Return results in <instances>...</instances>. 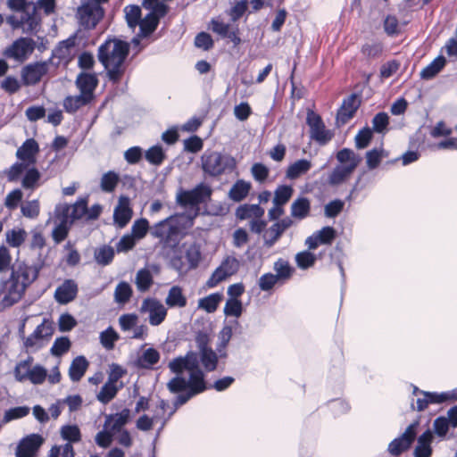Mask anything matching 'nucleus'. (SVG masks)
<instances>
[{"instance_id":"nucleus-15","label":"nucleus","mask_w":457,"mask_h":457,"mask_svg":"<svg viewBox=\"0 0 457 457\" xmlns=\"http://www.w3.org/2000/svg\"><path fill=\"white\" fill-rule=\"evenodd\" d=\"M198 353L193 352L198 356V364L200 361L207 372L216 370L218 364L217 353L208 346L207 339L204 337L197 338ZM200 367V365H198Z\"/></svg>"},{"instance_id":"nucleus-64","label":"nucleus","mask_w":457,"mask_h":457,"mask_svg":"<svg viewBox=\"0 0 457 457\" xmlns=\"http://www.w3.org/2000/svg\"><path fill=\"white\" fill-rule=\"evenodd\" d=\"M279 281L275 274L269 272L260 277L258 286L262 291L266 292L271 290Z\"/></svg>"},{"instance_id":"nucleus-47","label":"nucleus","mask_w":457,"mask_h":457,"mask_svg":"<svg viewBox=\"0 0 457 457\" xmlns=\"http://www.w3.org/2000/svg\"><path fill=\"white\" fill-rule=\"evenodd\" d=\"M159 23L158 17H155L154 14H147L144 19L140 21L139 28L141 37H147L152 34L155 29L157 28Z\"/></svg>"},{"instance_id":"nucleus-7","label":"nucleus","mask_w":457,"mask_h":457,"mask_svg":"<svg viewBox=\"0 0 457 457\" xmlns=\"http://www.w3.org/2000/svg\"><path fill=\"white\" fill-rule=\"evenodd\" d=\"M25 290L24 286L12 277L6 280H2L0 282L1 307L4 309L12 306L21 300Z\"/></svg>"},{"instance_id":"nucleus-25","label":"nucleus","mask_w":457,"mask_h":457,"mask_svg":"<svg viewBox=\"0 0 457 457\" xmlns=\"http://www.w3.org/2000/svg\"><path fill=\"white\" fill-rule=\"evenodd\" d=\"M434 435L430 429L426 430L417 439V445L413 451L414 457H430L432 454L431 444Z\"/></svg>"},{"instance_id":"nucleus-58","label":"nucleus","mask_w":457,"mask_h":457,"mask_svg":"<svg viewBox=\"0 0 457 457\" xmlns=\"http://www.w3.org/2000/svg\"><path fill=\"white\" fill-rule=\"evenodd\" d=\"M149 230V223L146 219H139L134 221L131 227V235L136 240L144 238Z\"/></svg>"},{"instance_id":"nucleus-55","label":"nucleus","mask_w":457,"mask_h":457,"mask_svg":"<svg viewBox=\"0 0 457 457\" xmlns=\"http://www.w3.org/2000/svg\"><path fill=\"white\" fill-rule=\"evenodd\" d=\"M223 312L226 316L239 318L243 312V304L239 299H228Z\"/></svg>"},{"instance_id":"nucleus-61","label":"nucleus","mask_w":457,"mask_h":457,"mask_svg":"<svg viewBox=\"0 0 457 457\" xmlns=\"http://www.w3.org/2000/svg\"><path fill=\"white\" fill-rule=\"evenodd\" d=\"M29 412V408L27 406H19L9 409L5 411L3 419L4 423H8L13 420L21 419L27 416Z\"/></svg>"},{"instance_id":"nucleus-6","label":"nucleus","mask_w":457,"mask_h":457,"mask_svg":"<svg viewBox=\"0 0 457 457\" xmlns=\"http://www.w3.org/2000/svg\"><path fill=\"white\" fill-rule=\"evenodd\" d=\"M139 312L147 315L151 326L157 327L166 319L168 314L167 307L158 299L147 297L141 303Z\"/></svg>"},{"instance_id":"nucleus-4","label":"nucleus","mask_w":457,"mask_h":457,"mask_svg":"<svg viewBox=\"0 0 457 457\" xmlns=\"http://www.w3.org/2000/svg\"><path fill=\"white\" fill-rule=\"evenodd\" d=\"M337 165L328 177V183L330 186H339L345 183L355 170L361 162V157L353 150L344 148L337 154Z\"/></svg>"},{"instance_id":"nucleus-33","label":"nucleus","mask_w":457,"mask_h":457,"mask_svg":"<svg viewBox=\"0 0 457 457\" xmlns=\"http://www.w3.org/2000/svg\"><path fill=\"white\" fill-rule=\"evenodd\" d=\"M223 300L222 293H212L198 300L197 307L208 313L214 312L220 302Z\"/></svg>"},{"instance_id":"nucleus-42","label":"nucleus","mask_w":457,"mask_h":457,"mask_svg":"<svg viewBox=\"0 0 457 457\" xmlns=\"http://www.w3.org/2000/svg\"><path fill=\"white\" fill-rule=\"evenodd\" d=\"M445 58L444 56H438L421 71L420 77L424 79H431L445 67Z\"/></svg>"},{"instance_id":"nucleus-14","label":"nucleus","mask_w":457,"mask_h":457,"mask_svg":"<svg viewBox=\"0 0 457 457\" xmlns=\"http://www.w3.org/2000/svg\"><path fill=\"white\" fill-rule=\"evenodd\" d=\"M35 41L29 37H21L15 40L4 51V55L17 62L26 61L35 49Z\"/></svg>"},{"instance_id":"nucleus-35","label":"nucleus","mask_w":457,"mask_h":457,"mask_svg":"<svg viewBox=\"0 0 457 457\" xmlns=\"http://www.w3.org/2000/svg\"><path fill=\"white\" fill-rule=\"evenodd\" d=\"M251 187L250 182L239 179L231 187L228 197L235 202H240L247 196Z\"/></svg>"},{"instance_id":"nucleus-60","label":"nucleus","mask_w":457,"mask_h":457,"mask_svg":"<svg viewBox=\"0 0 457 457\" xmlns=\"http://www.w3.org/2000/svg\"><path fill=\"white\" fill-rule=\"evenodd\" d=\"M32 361H33V359L31 357H29L25 361H20L16 365V367L14 369V376L18 381L22 382L28 378L30 369H31L30 365H31Z\"/></svg>"},{"instance_id":"nucleus-22","label":"nucleus","mask_w":457,"mask_h":457,"mask_svg":"<svg viewBox=\"0 0 457 457\" xmlns=\"http://www.w3.org/2000/svg\"><path fill=\"white\" fill-rule=\"evenodd\" d=\"M39 151L38 144L33 138L27 139L16 152V156L28 166L36 162V155Z\"/></svg>"},{"instance_id":"nucleus-34","label":"nucleus","mask_w":457,"mask_h":457,"mask_svg":"<svg viewBox=\"0 0 457 457\" xmlns=\"http://www.w3.org/2000/svg\"><path fill=\"white\" fill-rule=\"evenodd\" d=\"M122 387V382H120L119 385H116L112 382L106 381V383L102 386L99 393L96 395V398L100 403L106 404L116 396L119 390L121 389Z\"/></svg>"},{"instance_id":"nucleus-8","label":"nucleus","mask_w":457,"mask_h":457,"mask_svg":"<svg viewBox=\"0 0 457 457\" xmlns=\"http://www.w3.org/2000/svg\"><path fill=\"white\" fill-rule=\"evenodd\" d=\"M52 325L44 320L39 324L34 332L24 340V346L28 352L35 353L45 347L50 341L53 335Z\"/></svg>"},{"instance_id":"nucleus-53","label":"nucleus","mask_w":457,"mask_h":457,"mask_svg":"<svg viewBox=\"0 0 457 457\" xmlns=\"http://www.w3.org/2000/svg\"><path fill=\"white\" fill-rule=\"evenodd\" d=\"M99 338L101 345L106 350H112L115 342L119 339V335L112 327H109L100 333Z\"/></svg>"},{"instance_id":"nucleus-20","label":"nucleus","mask_w":457,"mask_h":457,"mask_svg":"<svg viewBox=\"0 0 457 457\" xmlns=\"http://www.w3.org/2000/svg\"><path fill=\"white\" fill-rule=\"evenodd\" d=\"M78 284L73 279H65L54 291V299L60 304L72 302L78 295Z\"/></svg>"},{"instance_id":"nucleus-48","label":"nucleus","mask_w":457,"mask_h":457,"mask_svg":"<svg viewBox=\"0 0 457 457\" xmlns=\"http://www.w3.org/2000/svg\"><path fill=\"white\" fill-rule=\"evenodd\" d=\"M6 242L10 246H21L27 237V232L23 228H12L5 233Z\"/></svg>"},{"instance_id":"nucleus-3","label":"nucleus","mask_w":457,"mask_h":457,"mask_svg":"<svg viewBox=\"0 0 457 457\" xmlns=\"http://www.w3.org/2000/svg\"><path fill=\"white\" fill-rule=\"evenodd\" d=\"M129 51V45L117 38L106 40L98 48L99 62L104 65L109 79L113 83L119 82L125 72V60Z\"/></svg>"},{"instance_id":"nucleus-10","label":"nucleus","mask_w":457,"mask_h":457,"mask_svg":"<svg viewBox=\"0 0 457 457\" xmlns=\"http://www.w3.org/2000/svg\"><path fill=\"white\" fill-rule=\"evenodd\" d=\"M50 61L35 62L25 65L21 71V77L23 85L34 86L48 73Z\"/></svg>"},{"instance_id":"nucleus-23","label":"nucleus","mask_w":457,"mask_h":457,"mask_svg":"<svg viewBox=\"0 0 457 457\" xmlns=\"http://www.w3.org/2000/svg\"><path fill=\"white\" fill-rule=\"evenodd\" d=\"M130 419V411L127 408L121 411L110 414L105 417L104 428L115 434L122 431V428L129 422Z\"/></svg>"},{"instance_id":"nucleus-9","label":"nucleus","mask_w":457,"mask_h":457,"mask_svg":"<svg viewBox=\"0 0 457 457\" xmlns=\"http://www.w3.org/2000/svg\"><path fill=\"white\" fill-rule=\"evenodd\" d=\"M77 15L81 26L90 29L95 28L104 16V9L97 3L84 0L78 8Z\"/></svg>"},{"instance_id":"nucleus-26","label":"nucleus","mask_w":457,"mask_h":457,"mask_svg":"<svg viewBox=\"0 0 457 457\" xmlns=\"http://www.w3.org/2000/svg\"><path fill=\"white\" fill-rule=\"evenodd\" d=\"M359 106L358 99L355 96H349L343 102L341 108L337 115L338 124H345L354 115Z\"/></svg>"},{"instance_id":"nucleus-51","label":"nucleus","mask_w":457,"mask_h":457,"mask_svg":"<svg viewBox=\"0 0 457 457\" xmlns=\"http://www.w3.org/2000/svg\"><path fill=\"white\" fill-rule=\"evenodd\" d=\"M40 178V172L36 168H30L26 171L21 185L26 189H34L38 187Z\"/></svg>"},{"instance_id":"nucleus-36","label":"nucleus","mask_w":457,"mask_h":457,"mask_svg":"<svg viewBox=\"0 0 457 457\" xmlns=\"http://www.w3.org/2000/svg\"><path fill=\"white\" fill-rule=\"evenodd\" d=\"M132 294V287L126 281H120L117 284L114 289V302L118 304L123 305L130 300Z\"/></svg>"},{"instance_id":"nucleus-57","label":"nucleus","mask_w":457,"mask_h":457,"mask_svg":"<svg viewBox=\"0 0 457 457\" xmlns=\"http://www.w3.org/2000/svg\"><path fill=\"white\" fill-rule=\"evenodd\" d=\"M386 156L382 148H374L366 153V162L369 169L373 170L378 166L382 159Z\"/></svg>"},{"instance_id":"nucleus-11","label":"nucleus","mask_w":457,"mask_h":457,"mask_svg":"<svg viewBox=\"0 0 457 457\" xmlns=\"http://www.w3.org/2000/svg\"><path fill=\"white\" fill-rule=\"evenodd\" d=\"M239 269V262L237 258L228 256L220 265L212 272V276L206 281L209 288L215 287L220 282L236 274Z\"/></svg>"},{"instance_id":"nucleus-2","label":"nucleus","mask_w":457,"mask_h":457,"mask_svg":"<svg viewBox=\"0 0 457 457\" xmlns=\"http://www.w3.org/2000/svg\"><path fill=\"white\" fill-rule=\"evenodd\" d=\"M169 369L176 376L167 383V388L172 394L181 393L174 401V408L169 412L161 429L165 426L167 420L175 413L177 408L185 404L193 396L206 390L204 373L198 366V356L188 352L185 356H179L169 362Z\"/></svg>"},{"instance_id":"nucleus-5","label":"nucleus","mask_w":457,"mask_h":457,"mask_svg":"<svg viewBox=\"0 0 457 457\" xmlns=\"http://www.w3.org/2000/svg\"><path fill=\"white\" fill-rule=\"evenodd\" d=\"M201 161L204 171L212 177L232 171L236 167V161L232 156L218 152H205Z\"/></svg>"},{"instance_id":"nucleus-30","label":"nucleus","mask_w":457,"mask_h":457,"mask_svg":"<svg viewBox=\"0 0 457 457\" xmlns=\"http://www.w3.org/2000/svg\"><path fill=\"white\" fill-rule=\"evenodd\" d=\"M264 215V209L259 204H243L240 205L236 211V216L237 219L244 220H253L255 218H262Z\"/></svg>"},{"instance_id":"nucleus-29","label":"nucleus","mask_w":457,"mask_h":457,"mask_svg":"<svg viewBox=\"0 0 457 457\" xmlns=\"http://www.w3.org/2000/svg\"><path fill=\"white\" fill-rule=\"evenodd\" d=\"M88 361L84 356H77L69 368V377L71 381H79L88 368Z\"/></svg>"},{"instance_id":"nucleus-32","label":"nucleus","mask_w":457,"mask_h":457,"mask_svg":"<svg viewBox=\"0 0 457 457\" xmlns=\"http://www.w3.org/2000/svg\"><path fill=\"white\" fill-rule=\"evenodd\" d=\"M160 357V353L150 347L143 351L142 354L138 356L137 363L140 368L150 370L159 362Z\"/></svg>"},{"instance_id":"nucleus-12","label":"nucleus","mask_w":457,"mask_h":457,"mask_svg":"<svg viewBox=\"0 0 457 457\" xmlns=\"http://www.w3.org/2000/svg\"><path fill=\"white\" fill-rule=\"evenodd\" d=\"M417 422L410 424L402 435L388 444L387 452L393 456H399L407 451L417 436Z\"/></svg>"},{"instance_id":"nucleus-13","label":"nucleus","mask_w":457,"mask_h":457,"mask_svg":"<svg viewBox=\"0 0 457 457\" xmlns=\"http://www.w3.org/2000/svg\"><path fill=\"white\" fill-rule=\"evenodd\" d=\"M306 123L310 127L312 139L321 145L328 144L333 137V133L327 129L320 115L313 112H308Z\"/></svg>"},{"instance_id":"nucleus-59","label":"nucleus","mask_w":457,"mask_h":457,"mask_svg":"<svg viewBox=\"0 0 457 457\" xmlns=\"http://www.w3.org/2000/svg\"><path fill=\"white\" fill-rule=\"evenodd\" d=\"M120 329L123 332L132 330L138 323V316L135 313H126L119 317L118 320Z\"/></svg>"},{"instance_id":"nucleus-50","label":"nucleus","mask_w":457,"mask_h":457,"mask_svg":"<svg viewBox=\"0 0 457 457\" xmlns=\"http://www.w3.org/2000/svg\"><path fill=\"white\" fill-rule=\"evenodd\" d=\"M120 180L119 175L114 171H108L101 178L100 187L104 192H112Z\"/></svg>"},{"instance_id":"nucleus-19","label":"nucleus","mask_w":457,"mask_h":457,"mask_svg":"<svg viewBox=\"0 0 457 457\" xmlns=\"http://www.w3.org/2000/svg\"><path fill=\"white\" fill-rule=\"evenodd\" d=\"M8 6L14 11H21L27 13L26 21L30 29H35L39 24L40 17L37 13V6L26 0H8Z\"/></svg>"},{"instance_id":"nucleus-24","label":"nucleus","mask_w":457,"mask_h":457,"mask_svg":"<svg viewBox=\"0 0 457 457\" xmlns=\"http://www.w3.org/2000/svg\"><path fill=\"white\" fill-rule=\"evenodd\" d=\"M165 305L168 308H179L182 309L187 305V298L184 293L183 288L180 286H172L167 293L165 297Z\"/></svg>"},{"instance_id":"nucleus-63","label":"nucleus","mask_w":457,"mask_h":457,"mask_svg":"<svg viewBox=\"0 0 457 457\" xmlns=\"http://www.w3.org/2000/svg\"><path fill=\"white\" fill-rule=\"evenodd\" d=\"M71 348V341L67 337L56 338L54 342L51 353L54 356H61Z\"/></svg>"},{"instance_id":"nucleus-17","label":"nucleus","mask_w":457,"mask_h":457,"mask_svg":"<svg viewBox=\"0 0 457 457\" xmlns=\"http://www.w3.org/2000/svg\"><path fill=\"white\" fill-rule=\"evenodd\" d=\"M44 441L43 436L38 434L24 437L17 445L16 457H35Z\"/></svg>"},{"instance_id":"nucleus-41","label":"nucleus","mask_w":457,"mask_h":457,"mask_svg":"<svg viewBox=\"0 0 457 457\" xmlns=\"http://www.w3.org/2000/svg\"><path fill=\"white\" fill-rule=\"evenodd\" d=\"M428 402L430 404H439L457 400V387L446 392H428Z\"/></svg>"},{"instance_id":"nucleus-49","label":"nucleus","mask_w":457,"mask_h":457,"mask_svg":"<svg viewBox=\"0 0 457 457\" xmlns=\"http://www.w3.org/2000/svg\"><path fill=\"white\" fill-rule=\"evenodd\" d=\"M294 189L291 186H278L274 192L273 204H286L293 195Z\"/></svg>"},{"instance_id":"nucleus-37","label":"nucleus","mask_w":457,"mask_h":457,"mask_svg":"<svg viewBox=\"0 0 457 457\" xmlns=\"http://www.w3.org/2000/svg\"><path fill=\"white\" fill-rule=\"evenodd\" d=\"M71 207L68 204L60 203L56 204L54 211L53 222L71 225L74 220L71 217Z\"/></svg>"},{"instance_id":"nucleus-38","label":"nucleus","mask_w":457,"mask_h":457,"mask_svg":"<svg viewBox=\"0 0 457 457\" xmlns=\"http://www.w3.org/2000/svg\"><path fill=\"white\" fill-rule=\"evenodd\" d=\"M154 283L153 276L148 269H140L135 277V284L139 292H146Z\"/></svg>"},{"instance_id":"nucleus-28","label":"nucleus","mask_w":457,"mask_h":457,"mask_svg":"<svg viewBox=\"0 0 457 457\" xmlns=\"http://www.w3.org/2000/svg\"><path fill=\"white\" fill-rule=\"evenodd\" d=\"M312 167V162L307 159H300L290 164L286 171L288 179L294 180L306 174Z\"/></svg>"},{"instance_id":"nucleus-18","label":"nucleus","mask_w":457,"mask_h":457,"mask_svg":"<svg viewBox=\"0 0 457 457\" xmlns=\"http://www.w3.org/2000/svg\"><path fill=\"white\" fill-rule=\"evenodd\" d=\"M39 267L19 262L13 267L11 277L20 281L25 288L37 278Z\"/></svg>"},{"instance_id":"nucleus-45","label":"nucleus","mask_w":457,"mask_h":457,"mask_svg":"<svg viewBox=\"0 0 457 457\" xmlns=\"http://www.w3.org/2000/svg\"><path fill=\"white\" fill-rule=\"evenodd\" d=\"M91 99L83 94L73 96H67L64 99L63 106L68 112H75L80 107L86 105Z\"/></svg>"},{"instance_id":"nucleus-62","label":"nucleus","mask_w":457,"mask_h":457,"mask_svg":"<svg viewBox=\"0 0 457 457\" xmlns=\"http://www.w3.org/2000/svg\"><path fill=\"white\" fill-rule=\"evenodd\" d=\"M186 258L189 263L190 269L196 268L201 260L200 246L195 244L189 245L186 251Z\"/></svg>"},{"instance_id":"nucleus-27","label":"nucleus","mask_w":457,"mask_h":457,"mask_svg":"<svg viewBox=\"0 0 457 457\" xmlns=\"http://www.w3.org/2000/svg\"><path fill=\"white\" fill-rule=\"evenodd\" d=\"M97 79L95 74L80 73L76 79L77 87L80 94L92 99L93 92L97 86Z\"/></svg>"},{"instance_id":"nucleus-1","label":"nucleus","mask_w":457,"mask_h":457,"mask_svg":"<svg viewBox=\"0 0 457 457\" xmlns=\"http://www.w3.org/2000/svg\"><path fill=\"white\" fill-rule=\"evenodd\" d=\"M210 186L201 183L192 190H179L176 200L179 205L189 208L187 213L170 216L154 224L150 232L154 237L159 238L164 248H176L184 234V230L191 228L194 219L198 215L199 204L210 199Z\"/></svg>"},{"instance_id":"nucleus-44","label":"nucleus","mask_w":457,"mask_h":457,"mask_svg":"<svg viewBox=\"0 0 457 457\" xmlns=\"http://www.w3.org/2000/svg\"><path fill=\"white\" fill-rule=\"evenodd\" d=\"M94 256L98 264L106 266L113 260L114 249L110 245H102L96 249Z\"/></svg>"},{"instance_id":"nucleus-39","label":"nucleus","mask_w":457,"mask_h":457,"mask_svg":"<svg viewBox=\"0 0 457 457\" xmlns=\"http://www.w3.org/2000/svg\"><path fill=\"white\" fill-rule=\"evenodd\" d=\"M145 158L150 164L160 166L165 160L166 154L162 145H155L145 151Z\"/></svg>"},{"instance_id":"nucleus-40","label":"nucleus","mask_w":457,"mask_h":457,"mask_svg":"<svg viewBox=\"0 0 457 457\" xmlns=\"http://www.w3.org/2000/svg\"><path fill=\"white\" fill-rule=\"evenodd\" d=\"M412 395L416 397V405H414V398L411 399V408L418 411H423L430 404L428 402V391L420 389L418 386L411 385Z\"/></svg>"},{"instance_id":"nucleus-43","label":"nucleus","mask_w":457,"mask_h":457,"mask_svg":"<svg viewBox=\"0 0 457 457\" xmlns=\"http://www.w3.org/2000/svg\"><path fill=\"white\" fill-rule=\"evenodd\" d=\"M61 437L70 443L71 445L74 443H79L81 440V433L77 425H64L60 428Z\"/></svg>"},{"instance_id":"nucleus-31","label":"nucleus","mask_w":457,"mask_h":457,"mask_svg":"<svg viewBox=\"0 0 457 457\" xmlns=\"http://www.w3.org/2000/svg\"><path fill=\"white\" fill-rule=\"evenodd\" d=\"M311 211V203L306 197H299L295 199L290 207L291 216L295 219L302 220L309 216Z\"/></svg>"},{"instance_id":"nucleus-21","label":"nucleus","mask_w":457,"mask_h":457,"mask_svg":"<svg viewBox=\"0 0 457 457\" xmlns=\"http://www.w3.org/2000/svg\"><path fill=\"white\" fill-rule=\"evenodd\" d=\"M337 232L334 228L327 226L314 232L305 240L310 250H315L320 245H330L335 239Z\"/></svg>"},{"instance_id":"nucleus-56","label":"nucleus","mask_w":457,"mask_h":457,"mask_svg":"<svg viewBox=\"0 0 457 457\" xmlns=\"http://www.w3.org/2000/svg\"><path fill=\"white\" fill-rule=\"evenodd\" d=\"M316 262L315 254L309 251H303L295 255V262L299 269L306 270L313 266Z\"/></svg>"},{"instance_id":"nucleus-16","label":"nucleus","mask_w":457,"mask_h":457,"mask_svg":"<svg viewBox=\"0 0 457 457\" xmlns=\"http://www.w3.org/2000/svg\"><path fill=\"white\" fill-rule=\"evenodd\" d=\"M133 216V210L130 199L128 196L120 195L113 211V223L119 228L128 225Z\"/></svg>"},{"instance_id":"nucleus-46","label":"nucleus","mask_w":457,"mask_h":457,"mask_svg":"<svg viewBox=\"0 0 457 457\" xmlns=\"http://www.w3.org/2000/svg\"><path fill=\"white\" fill-rule=\"evenodd\" d=\"M273 270H275V275L278 278L282 281L289 279L294 272V269L291 267L289 262L284 259H278L275 262Z\"/></svg>"},{"instance_id":"nucleus-54","label":"nucleus","mask_w":457,"mask_h":457,"mask_svg":"<svg viewBox=\"0 0 457 457\" xmlns=\"http://www.w3.org/2000/svg\"><path fill=\"white\" fill-rule=\"evenodd\" d=\"M75 452L70 443L61 445H54L48 452L47 457H74Z\"/></svg>"},{"instance_id":"nucleus-52","label":"nucleus","mask_w":457,"mask_h":457,"mask_svg":"<svg viewBox=\"0 0 457 457\" xmlns=\"http://www.w3.org/2000/svg\"><path fill=\"white\" fill-rule=\"evenodd\" d=\"M125 18L130 29H135L140 23L141 9L137 5L126 6Z\"/></svg>"}]
</instances>
